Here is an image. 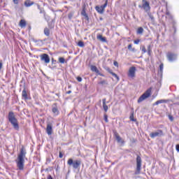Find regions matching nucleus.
I'll use <instances>...</instances> for the list:
<instances>
[{
    "mask_svg": "<svg viewBox=\"0 0 179 179\" xmlns=\"http://www.w3.org/2000/svg\"><path fill=\"white\" fill-rule=\"evenodd\" d=\"M168 117H169L170 121H171V122L174 121V117H173V115H169Z\"/></svg>",
    "mask_w": 179,
    "mask_h": 179,
    "instance_id": "obj_36",
    "label": "nucleus"
},
{
    "mask_svg": "<svg viewBox=\"0 0 179 179\" xmlns=\"http://www.w3.org/2000/svg\"><path fill=\"white\" fill-rule=\"evenodd\" d=\"M22 96L25 99L27 100V92H26V88H24L22 90Z\"/></svg>",
    "mask_w": 179,
    "mask_h": 179,
    "instance_id": "obj_19",
    "label": "nucleus"
},
{
    "mask_svg": "<svg viewBox=\"0 0 179 179\" xmlns=\"http://www.w3.org/2000/svg\"><path fill=\"white\" fill-rule=\"evenodd\" d=\"M143 5L142 8L144 9L145 12H150V4L146 0H142Z\"/></svg>",
    "mask_w": 179,
    "mask_h": 179,
    "instance_id": "obj_8",
    "label": "nucleus"
},
{
    "mask_svg": "<svg viewBox=\"0 0 179 179\" xmlns=\"http://www.w3.org/2000/svg\"><path fill=\"white\" fill-rule=\"evenodd\" d=\"M99 85H108V83L106 80H102L99 83Z\"/></svg>",
    "mask_w": 179,
    "mask_h": 179,
    "instance_id": "obj_34",
    "label": "nucleus"
},
{
    "mask_svg": "<svg viewBox=\"0 0 179 179\" xmlns=\"http://www.w3.org/2000/svg\"><path fill=\"white\" fill-rule=\"evenodd\" d=\"M176 148L177 152H179V144H177L176 146Z\"/></svg>",
    "mask_w": 179,
    "mask_h": 179,
    "instance_id": "obj_45",
    "label": "nucleus"
},
{
    "mask_svg": "<svg viewBox=\"0 0 179 179\" xmlns=\"http://www.w3.org/2000/svg\"><path fill=\"white\" fill-rule=\"evenodd\" d=\"M128 50H129V51H132V52H135V51H136L135 48H132V44H129L128 45Z\"/></svg>",
    "mask_w": 179,
    "mask_h": 179,
    "instance_id": "obj_24",
    "label": "nucleus"
},
{
    "mask_svg": "<svg viewBox=\"0 0 179 179\" xmlns=\"http://www.w3.org/2000/svg\"><path fill=\"white\" fill-rule=\"evenodd\" d=\"M56 96H59V94H56Z\"/></svg>",
    "mask_w": 179,
    "mask_h": 179,
    "instance_id": "obj_53",
    "label": "nucleus"
},
{
    "mask_svg": "<svg viewBox=\"0 0 179 179\" xmlns=\"http://www.w3.org/2000/svg\"><path fill=\"white\" fill-rule=\"evenodd\" d=\"M103 102V108L104 111H106V113H107V111L108 110V106H107V104H106V99H103L102 100Z\"/></svg>",
    "mask_w": 179,
    "mask_h": 179,
    "instance_id": "obj_17",
    "label": "nucleus"
},
{
    "mask_svg": "<svg viewBox=\"0 0 179 179\" xmlns=\"http://www.w3.org/2000/svg\"><path fill=\"white\" fill-rule=\"evenodd\" d=\"M78 47H81V48H83L85 47V43L83 41H80L78 43Z\"/></svg>",
    "mask_w": 179,
    "mask_h": 179,
    "instance_id": "obj_28",
    "label": "nucleus"
},
{
    "mask_svg": "<svg viewBox=\"0 0 179 179\" xmlns=\"http://www.w3.org/2000/svg\"><path fill=\"white\" fill-rule=\"evenodd\" d=\"M73 17V14H72V13H69L68 15V17L70 20H71V19H72Z\"/></svg>",
    "mask_w": 179,
    "mask_h": 179,
    "instance_id": "obj_37",
    "label": "nucleus"
},
{
    "mask_svg": "<svg viewBox=\"0 0 179 179\" xmlns=\"http://www.w3.org/2000/svg\"><path fill=\"white\" fill-rule=\"evenodd\" d=\"M139 6V8H142V6Z\"/></svg>",
    "mask_w": 179,
    "mask_h": 179,
    "instance_id": "obj_54",
    "label": "nucleus"
},
{
    "mask_svg": "<svg viewBox=\"0 0 179 179\" xmlns=\"http://www.w3.org/2000/svg\"><path fill=\"white\" fill-rule=\"evenodd\" d=\"M104 120H105L106 122H108V118L107 115H104Z\"/></svg>",
    "mask_w": 179,
    "mask_h": 179,
    "instance_id": "obj_38",
    "label": "nucleus"
},
{
    "mask_svg": "<svg viewBox=\"0 0 179 179\" xmlns=\"http://www.w3.org/2000/svg\"><path fill=\"white\" fill-rule=\"evenodd\" d=\"M91 71L92 72H95L96 73H99V71L98 70L96 66H91Z\"/></svg>",
    "mask_w": 179,
    "mask_h": 179,
    "instance_id": "obj_20",
    "label": "nucleus"
},
{
    "mask_svg": "<svg viewBox=\"0 0 179 179\" xmlns=\"http://www.w3.org/2000/svg\"><path fill=\"white\" fill-rule=\"evenodd\" d=\"M129 118H130V120L133 121L134 122H135L136 121V119H135L134 117V113H131V115H130Z\"/></svg>",
    "mask_w": 179,
    "mask_h": 179,
    "instance_id": "obj_30",
    "label": "nucleus"
},
{
    "mask_svg": "<svg viewBox=\"0 0 179 179\" xmlns=\"http://www.w3.org/2000/svg\"><path fill=\"white\" fill-rule=\"evenodd\" d=\"M82 15H86V13L85 12H84V13H82Z\"/></svg>",
    "mask_w": 179,
    "mask_h": 179,
    "instance_id": "obj_52",
    "label": "nucleus"
},
{
    "mask_svg": "<svg viewBox=\"0 0 179 179\" xmlns=\"http://www.w3.org/2000/svg\"><path fill=\"white\" fill-rule=\"evenodd\" d=\"M97 40H99V41H102V43H106V41H107V40L106 39V37H103V35H97L96 36Z\"/></svg>",
    "mask_w": 179,
    "mask_h": 179,
    "instance_id": "obj_16",
    "label": "nucleus"
},
{
    "mask_svg": "<svg viewBox=\"0 0 179 179\" xmlns=\"http://www.w3.org/2000/svg\"><path fill=\"white\" fill-rule=\"evenodd\" d=\"M164 135V134H163V130L162 129H158L156 131L150 134V136L152 138V139H155V138H157V136H163Z\"/></svg>",
    "mask_w": 179,
    "mask_h": 179,
    "instance_id": "obj_6",
    "label": "nucleus"
},
{
    "mask_svg": "<svg viewBox=\"0 0 179 179\" xmlns=\"http://www.w3.org/2000/svg\"><path fill=\"white\" fill-rule=\"evenodd\" d=\"M20 27L23 28V27H26V21L24 20H21L20 21Z\"/></svg>",
    "mask_w": 179,
    "mask_h": 179,
    "instance_id": "obj_21",
    "label": "nucleus"
},
{
    "mask_svg": "<svg viewBox=\"0 0 179 179\" xmlns=\"http://www.w3.org/2000/svg\"><path fill=\"white\" fill-rule=\"evenodd\" d=\"M166 57L169 62H173V61H176L177 59V55L173 52H168L166 55Z\"/></svg>",
    "mask_w": 179,
    "mask_h": 179,
    "instance_id": "obj_9",
    "label": "nucleus"
},
{
    "mask_svg": "<svg viewBox=\"0 0 179 179\" xmlns=\"http://www.w3.org/2000/svg\"><path fill=\"white\" fill-rule=\"evenodd\" d=\"M113 65L115 66H118V62H113Z\"/></svg>",
    "mask_w": 179,
    "mask_h": 179,
    "instance_id": "obj_44",
    "label": "nucleus"
},
{
    "mask_svg": "<svg viewBox=\"0 0 179 179\" xmlns=\"http://www.w3.org/2000/svg\"><path fill=\"white\" fill-rule=\"evenodd\" d=\"M59 157L60 159H62V157H64V155H62V152H59Z\"/></svg>",
    "mask_w": 179,
    "mask_h": 179,
    "instance_id": "obj_40",
    "label": "nucleus"
},
{
    "mask_svg": "<svg viewBox=\"0 0 179 179\" xmlns=\"http://www.w3.org/2000/svg\"><path fill=\"white\" fill-rule=\"evenodd\" d=\"M35 43H37V45H40V46L44 44V41H43L42 40L35 41Z\"/></svg>",
    "mask_w": 179,
    "mask_h": 179,
    "instance_id": "obj_26",
    "label": "nucleus"
},
{
    "mask_svg": "<svg viewBox=\"0 0 179 179\" xmlns=\"http://www.w3.org/2000/svg\"><path fill=\"white\" fill-rule=\"evenodd\" d=\"M111 76H114V78H115L117 79V80H120V77H118V76L117 74H115V73L112 72L110 73Z\"/></svg>",
    "mask_w": 179,
    "mask_h": 179,
    "instance_id": "obj_29",
    "label": "nucleus"
},
{
    "mask_svg": "<svg viewBox=\"0 0 179 179\" xmlns=\"http://www.w3.org/2000/svg\"><path fill=\"white\" fill-rule=\"evenodd\" d=\"M142 52L143 54H145V52H147L146 48L145 46L142 47Z\"/></svg>",
    "mask_w": 179,
    "mask_h": 179,
    "instance_id": "obj_35",
    "label": "nucleus"
},
{
    "mask_svg": "<svg viewBox=\"0 0 179 179\" xmlns=\"http://www.w3.org/2000/svg\"><path fill=\"white\" fill-rule=\"evenodd\" d=\"M66 60L64 57H59V64H66Z\"/></svg>",
    "mask_w": 179,
    "mask_h": 179,
    "instance_id": "obj_23",
    "label": "nucleus"
},
{
    "mask_svg": "<svg viewBox=\"0 0 179 179\" xmlns=\"http://www.w3.org/2000/svg\"><path fill=\"white\" fill-rule=\"evenodd\" d=\"M136 72V67L135 66L130 67L128 73L129 78H135Z\"/></svg>",
    "mask_w": 179,
    "mask_h": 179,
    "instance_id": "obj_11",
    "label": "nucleus"
},
{
    "mask_svg": "<svg viewBox=\"0 0 179 179\" xmlns=\"http://www.w3.org/2000/svg\"><path fill=\"white\" fill-rule=\"evenodd\" d=\"M140 41H141V40H139V39L135 40L134 44H139Z\"/></svg>",
    "mask_w": 179,
    "mask_h": 179,
    "instance_id": "obj_41",
    "label": "nucleus"
},
{
    "mask_svg": "<svg viewBox=\"0 0 179 179\" xmlns=\"http://www.w3.org/2000/svg\"><path fill=\"white\" fill-rule=\"evenodd\" d=\"M108 3V0H106L105 3L101 6H96L95 7L96 10L98 12V13L103 14L104 13V9L107 8V5Z\"/></svg>",
    "mask_w": 179,
    "mask_h": 179,
    "instance_id": "obj_7",
    "label": "nucleus"
},
{
    "mask_svg": "<svg viewBox=\"0 0 179 179\" xmlns=\"http://www.w3.org/2000/svg\"><path fill=\"white\" fill-rule=\"evenodd\" d=\"M44 34L45 36H47V37H48L50 36V29L45 27L44 29Z\"/></svg>",
    "mask_w": 179,
    "mask_h": 179,
    "instance_id": "obj_22",
    "label": "nucleus"
},
{
    "mask_svg": "<svg viewBox=\"0 0 179 179\" xmlns=\"http://www.w3.org/2000/svg\"><path fill=\"white\" fill-rule=\"evenodd\" d=\"M42 179H45V178H42Z\"/></svg>",
    "mask_w": 179,
    "mask_h": 179,
    "instance_id": "obj_55",
    "label": "nucleus"
},
{
    "mask_svg": "<svg viewBox=\"0 0 179 179\" xmlns=\"http://www.w3.org/2000/svg\"><path fill=\"white\" fill-rule=\"evenodd\" d=\"M67 164L72 167L74 170H78V169H80V164H82L81 160H73V159L70 158L67 161Z\"/></svg>",
    "mask_w": 179,
    "mask_h": 179,
    "instance_id": "obj_3",
    "label": "nucleus"
},
{
    "mask_svg": "<svg viewBox=\"0 0 179 179\" xmlns=\"http://www.w3.org/2000/svg\"><path fill=\"white\" fill-rule=\"evenodd\" d=\"M82 15H86V13L85 12H84V13H82Z\"/></svg>",
    "mask_w": 179,
    "mask_h": 179,
    "instance_id": "obj_51",
    "label": "nucleus"
},
{
    "mask_svg": "<svg viewBox=\"0 0 179 179\" xmlns=\"http://www.w3.org/2000/svg\"><path fill=\"white\" fill-rule=\"evenodd\" d=\"M47 179H54L51 175H48Z\"/></svg>",
    "mask_w": 179,
    "mask_h": 179,
    "instance_id": "obj_47",
    "label": "nucleus"
},
{
    "mask_svg": "<svg viewBox=\"0 0 179 179\" xmlns=\"http://www.w3.org/2000/svg\"><path fill=\"white\" fill-rule=\"evenodd\" d=\"M40 13H43L44 15H45V12L43 10H41Z\"/></svg>",
    "mask_w": 179,
    "mask_h": 179,
    "instance_id": "obj_48",
    "label": "nucleus"
},
{
    "mask_svg": "<svg viewBox=\"0 0 179 179\" xmlns=\"http://www.w3.org/2000/svg\"><path fill=\"white\" fill-rule=\"evenodd\" d=\"M41 60L45 62V64H50V56L48 54L43 53L41 55Z\"/></svg>",
    "mask_w": 179,
    "mask_h": 179,
    "instance_id": "obj_10",
    "label": "nucleus"
},
{
    "mask_svg": "<svg viewBox=\"0 0 179 179\" xmlns=\"http://www.w3.org/2000/svg\"><path fill=\"white\" fill-rule=\"evenodd\" d=\"M46 132L48 135H52V124L51 123L47 124Z\"/></svg>",
    "mask_w": 179,
    "mask_h": 179,
    "instance_id": "obj_14",
    "label": "nucleus"
},
{
    "mask_svg": "<svg viewBox=\"0 0 179 179\" xmlns=\"http://www.w3.org/2000/svg\"><path fill=\"white\" fill-rule=\"evenodd\" d=\"M52 111L55 115H58L59 114V110H58V106H57V103H55L52 106Z\"/></svg>",
    "mask_w": 179,
    "mask_h": 179,
    "instance_id": "obj_13",
    "label": "nucleus"
},
{
    "mask_svg": "<svg viewBox=\"0 0 179 179\" xmlns=\"http://www.w3.org/2000/svg\"><path fill=\"white\" fill-rule=\"evenodd\" d=\"M147 13H148L150 19H151V20H155V17H153V15H152V14L150 13H149V11L147 12Z\"/></svg>",
    "mask_w": 179,
    "mask_h": 179,
    "instance_id": "obj_31",
    "label": "nucleus"
},
{
    "mask_svg": "<svg viewBox=\"0 0 179 179\" xmlns=\"http://www.w3.org/2000/svg\"><path fill=\"white\" fill-rule=\"evenodd\" d=\"M57 62V60L54 59V58H52V64H55Z\"/></svg>",
    "mask_w": 179,
    "mask_h": 179,
    "instance_id": "obj_46",
    "label": "nucleus"
},
{
    "mask_svg": "<svg viewBox=\"0 0 179 179\" xmlns=\"http://www.w3.org/2000/svg\"><path fill=\"white\" fill-rule=\"evenodd\" d=\"M143 33V28L139 27L137 30V34H142Z\"/></svg>",
    "mask_w": 179,
    "mask_h": 179,
    "instance_id": "obj_27",
    "label": "nucleus"
},
{
    "mask_svg": "<svg viewBox=\"0 0 179 179\" xmlns=\"http://www.w3.org/2000/svg\"><path fill=\"white\" fill-rule=\"evenodd\" d=\"M163 68H164V64L163 63H162L160 65H159V71L161 72H163Z\"/></svg>",
    "mask_w": 179,
    "mask_h": 179,
    "instance_id": "obj_33",
    "label": "nucleus"
},
{
    "mask_svg": "<svg viewBox=\"0 0 179 179\" xmlns=\"http://www.w3.org/2000/svg\"><path fill=\"white\" fill-rule=\"evenodd\" d=\"M98 75H99L100 76H104V75L101 74V73H100V71L98 73Z\"/></svg>",
    "mask_w": 179,
    "mask_h": 179,
    "instance_id": "obj_50",
    "label": "nucleus"
},
{
    "mask_svg": "<svg viewBox=\"0 0 179 179\" xmlns=\"http://www.w3.org/2000/svg\"><path fill=\"white\" fill-rule=\"evenodd\" d=\"M13 2L15 3V5H17L19 3V0H13Z\"/></svg>",
    "mask_w": 179,
    "mask_h": 179,
    "instance_id": "obj_39",
    "label": "nucleus"
},
{
    "mask_svg": "<svg viewBox=\"0 0 179 179\" xmlns=\"http://www.w3.org/2000/svg\"><path fill=\"white\" fill-rule=\"evenodd\" d=\"M24 157H26V150L24 148H22L20 150L17 160V167H18L19 170H23L24 169Z\"/></svg>",
    "mask_w": 179,
    "mask_h": 179,
    "instance_id": "obj_1",
    "label": "nucleus"
},
{
    "mask_svg": "<svg viewBox=\"0 0 179 179\" xmlns=\"http://www.w3.org/2000/svg\"><path fill=\"white\" fill-rule=\"evenodd\" d=\"M106 71H107L108 73H110V74L113 73V70H111L110 67H106Z\"/></svg>",
    "mask_w": 179,
    "mask_h": 179,
    "instance_id": "obj_32",
    "label": "nucleus"
},
{
    "mask_svg": "<svg viewBox=\"0 0 179 179\" xmlns=\"http://www.w3.org/2000/svg\"><path fill=\"white\" fill-rule=\"evenodd\" d=\"M8 121L13 125L14 129L15 131H19V123L17 122V119H16V116L15 115V113L12 111L8 113Z\"/></svg>",
    "mask_w": 179,
    "mask_h": 179,
    "instance_id": "obj_2",
    "label": "nucleus"
},
{
    "mask_svg": "<svg viewBox=\"0 0 179 179\" xmlns=\"http://www.w3.org/2000/svg\"><path fill=\"white\" fill-rule=\"evenodd\" d=\"M77 80H78V82H82V78H81V77H77Z\"/></svg>",
    "mask_w": 179,
    "mask_h": 179,
    "instance_id": "obj_43",
    "label": "nucleus"
},
{
    "mask_svg": "<svg viewBox=\"0 0 179 179\" xmlns=\"http://www.w3.org/2000/svg\"><path fill=\"white\" fill-rule=\"evenodd\" d=\"M163 103H166V100L160 99L154 103L153 106H159V104H162Z\"/></svg>",
    "mask_w": 179,
    "mask_h": 179,
    "instance_id": "obj_18",
    "label": "nucleus"
},
{
    "mask_svg": "<svg viewBox=\"0 0 179 179\" xmlns=\"http://www.w3.org/2000/svg\"><path fill=\"white\" fill-rule=\"evenodd\" d=\"M114 136L118 143H124V140L120 136V134H118V132L117 131H113Z\"/></svg>",
    "mask_w": 179,
    "mask_h": 179,
    "instance_id": "obj_12",
    "label": "nucleus"
},
{
    "mask_svg": "<svg viewBox=\"0 0 179 179\" xmlns=\"http://www.w3.org/2000/svg\"><path fill=\"white\" fill-rule=\"evenodd\" d=\"M32 5H34V1H31L30 0H26L24 1V6L27 8H29V6H32Z\"/></svg>",
    "mask_w": 179,
    "mask_h": 179,
    "instance_id": "obj_15",
    "label": "nucleus"
},
{
    "mask_svg": "<svg viewBox=\"0 0 179 179\" xmlns=\"http://www.w3.org/2000/svg\"><path fill=\"white\" fill-rule=\"evenodd\" d=\"M142 169V158L139 155L136 157V169L135 171L136 176L141 174V170Z\"/></svg>",
    "mask_w": 179,
    "mask_h": 179,
    "instance_id": "obj_5",
    "label": "nucleus"
},
{
    "mask_svg": "<svg viewBox=\"0 0 179 179\" xmlns=\"http://www.w3.org/2000/svg\"><path fill=\"white\" fill-rule=\"evenodd\" d=\"M152 94V88L147 90L138 99V103H142L143 100H146L148 97H150Z\"/></svg>",
    "mask_w": 179,
    "mask_h": 179,
    "instance_id": "obj_4",
    "label": "nucleus"
},
{
    "mask_svg": "<svg viewBox=\"0 0 179 179\" xmlns=\"http://www.w3.org/2000/svg\"><path fill=\"white\" fill-rule=\"evenodd\" d=\"M3 67V64L2 63V61H0V71Z\"/></svg>",
    "mask_w": 179,
    "mask_h": 179,
    "instance_id": "obj_42",
    "label": "nucleus"
},
{
    "mask_svg": "<svg viewBox=\"0 0 179 179\" xmlns=\"http://www.w3.org/2000/svg\"><path fill=\"white\" fill-rule=\"evenodd\" d=\"M148 55H152V46L150 45H148Z\"/></svg>",
    "mask_w": 179,
    "mask_h": 179,
    "instance_id": "obj_25",
    "label": "nucleus"
},
{
    "mask_svg": "<svg viewBox=\"0 0 179 179\" xmlns=\"http://www.w3.org/2000/svg\"><path fill=\"white\" fill-rule=\"evenodd\" d=\"M72 93V91L69 90L66 92L67 94H71Z\"/></svg>",
    "mask_w": 179,
    "mask_h": 179,
    "instance_id": "obj_49",
    "label": "nucleus"
}]
</instances>
